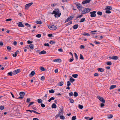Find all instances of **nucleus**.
I'll list each match as a JSON object with an SVG mask.
<instances>
[{
    "label": "nucleus",
    "mask_w": 120,
    "mask_h": 120,
    "mask_svg": "<svg viewBox=\"0 0 120 120\" xmlns=\"http://www.w3.org/2000/svg\"><path fill=\"white\" fill-rule=\"evenodd\" d=\"M51 14H55L54 16L55 17H57H57H59L61 15V13L59 12V11L57 9H55L54 11H53L52 13H51Z\"/></svg>",
    "instance_id": "1"
},
{
    "label": "nucleus",
    "mask_w": 120,
    "mask_h": 120,
    "mask_svg": "<svg viewBox=\"0 0 120 120\" xmlns=\"http://www.w3.org/2000/svg\"><path fill=\"white\" fill-rule=\"evenodd\" d=\"M90 11V8H85L82 11V13L83 14H86L89 12Z\"/></svg>",
    "instance_id": "2"
},
{
    "label": "nucleus",
    "mask_w": 120,
    "mask_h": 120,
    "mask_svg": "<svg viewBox=\"0 0 120 120\" xmlns=\"http://www.w3.org/2000/svg\"><path fill=\"white\" fill-rule=\"evenodd\" d=\"M49 28L51 30H55L56 29V27L54 25H50L48 26Z\"/></svg>",
    "instance_id": "3"
},
{
    "label": "nucleus",
    "mask_w": 120,
    "mask_h": 120,
    "mask_svg": "<svg viewBox=\"0 0 120 120\" xmlns=\"http://www.w3.org/2000/svg\"><path fill=\"white\" fill-rule=\"evenodd\" d=\"M96 11H95L90 12V16L91 17H96Z\"/></svg>",
    "instance_id": "4"
},
{
    "label": "nucleus",
    "mask_w": 120,
    "mask_h": 120,
    "mask_svg": "<svg viewBox=\"0 0 120 120\" xmlns=\"http://www.w3.org/2000/svg\"><path fill=\"white\" fill-rule=\"evenodd\" d=\"M19 95L20 96L19 97L18 99H22L24 97L25 95L24 93L23 92H20L19 93Z\"/></svg>",
    "instance_id": "5"
},
{
    "label": "nucleus",
    "mask_w": 120,
    "mask_h": 120,
    "mask_svg": "<svg viewBox=\"0 0 120 120\" xmlns=\"http://www.w3.org/2000/svg\"><path fill=\"white\" fill-rule=\"evenodd\" d=\"M76 5L77 8L79 9L80 11H82V6H80V4H76Z\"/></svg>",
    "instance_id": "6"
},
{
    "label": "nucleus",
    "mask_w": 120,
    "mask_h": 120,
    "mask_svg": "<svg viewBox=\"0 0 120 120\" xmlns=\"http://www.w3.org/2000/svg\"><path fill=\"white\" fill-rule=\"evenodd\" d=\"M74 17V16L73 15L70 16L65 20V23H66L70 21Z\"/></svg>",
    "instance_id": "7"
},
{
    "label": "nucleus",
    "mask_w": 120,
    "mask_h": 120,
    "mask_svg": "<svg viewBox=\"0 0 120 120\" xmlns=\"http://www.w3.org/2000/svg\"><path fill=\"white\" fill-rule=\"evenodd\" d=\"M98 98L101 102L103 103H105V101L104 99L102 97L100 96L98 97Z\"/></svg>",
    "instance_id": "8"
},
{
    "label": "nucleus",
    "mask_w": 120,
    "mask_h": 120,
    "mask_svg": "<svg viewBox=\"0 0 120 120\" xmlns=\"http://www.w3.org/2000/svg\"><path fill=\"white\" fill-rule=\"evenodd\" d=\"M33 4V3L31 2L26 4L25 6V9H28L29 7Z\"/></svg>",
    "instance_id": "9"
},
{
    "label": "nucleus",
    "mask_w": 120,
    "mask_h": 120,
    "mask_svg": "<svg viewBox=\"0 0 120 120\" xmlns=\"http://www.w3.org/2000/svg\"><path fill=\"white\" fill-rule=\"evenodd\" d=\"M20 71V70L19 69L15 70L13 71V75H15L19 73Z\"/></svg>",
    "instance_id": "10"
},
{
    "label": "nucleus",
    "mask_w": 120,
    "mask_h": 120,
    "mask_svg": "<svg viewBox=\"0 0 120 120\" xmlns=\"http://www.w3.org/2000/svg\"><path fill=\"white\" fill-rule=\"evenodd\" d=\"M26 111H27V112L29 111L30 112H31V113L32 112H33L35 113H36V114H41V113H40L38 112H36L35 111L33 110H26Z\"/></svg>",
    "instance_id": "11"
},
{
    "label": "nucleus",
    "mask_w": 120,
    "mask_h": 120,
    "mask_svg": "<svg viewBox=\"0 0 120 120\" xmlns=\"http://www.w3.org/2000/svg\"><path fill=\"white\" fill-rule=\"evenodd\" d=\"M61 60L60 59H56L53 60V62H61Z\"/></svg>",
    "instance_id": "12"
},
{
    "label": "nucleus",
    "mask_w": 120,
    "mask_h": 120,
    "mask_svg": "<svg viewBox=\"0 0 120 120\" xmlns=\"http://www.w3.org/2000/svg\"><path fill=\"white\" fill-rule=\"evenodd\" d=\"M18 26L20 27H24V25L22 24L21 22H19L17 23Z\"/></svg>",
    "instance_id": "13"
},
{
    "label": "nucleus",
    "mask_w": 120,
    "mask_h": 120,
    "mask_svg": "<svg viewBox=\"0 0 120 120\" xmlns=\"http://www.w3.org/2000/svg\"><path fill=\"white\" fill-rule=\"evenodd\" d=\"M91 0H86L85 1H83L82 2V4H86L89 3L90 2Z\"/></svg>",
    "instance_id": "14"
},
{
    "label": "nucleus",
    "mask_w": 120,
    "mask_h": 120,
    "mask_svg": "<svg viewBox=\"0 0 120 120\" xmlns=\"http://www.w3.org/2000/svg\"><path fill=\"white\" fill-rule=\"evenodd\" d=\"M63 111L62 109H60L59 112L58 113V115L60 116L62 115H63Z\"/></svg>",
    "instance_id": "15"
},
{
    "label": "nucleus",
    "mask_w": 120,
    "mask_h": 120,
    "mask_svg": "<svg viewBox=\"0 0 120 120\" xmlns=\"http://www.w3.org/2000/svg\"><path fill=\"white\" fill-rule=\"evenodd\" d=\"M116 85H112L110 87L109 89L112 90L115 88L116 87Z\"/></svg>",
    "instance_id": "16"
},
{
    "label": "nucleus",
    "mask_w": 120,
    "mask_h": 120,
    "mask_svg": "<svg viewBox=\"0 0 120 120\" xmlns=\"http://www.w3.org/2000/svg\"><path fill=\"white\" fill-rule=\"evenodd\" d=\"M98 71L101 72H103L104 71V69L101 68H98Z\"/></svg>",
    "instance_id": "17"
},
{
    "label": "nucleus",
    "mask_w": 120,
    "mask_h": 120,
    "mask_svg": "<svg viewBox=\"0 0 120 120\" xmlns=\"http://www.w3.org/2000/svg\"><path fill=\"white\" fill-rule=\"evenodd\" d=\"M118 58V57L117 56H112V60H117Z\"/></svg>",
    "instance_id": "18"
},
{
    "label": "nucleus",
    "mask_w": 120,
    "mask_h": 120,
    "mask_svg": "<svg viewBox=\"0 0 120 120\" xmlns=\"http://www.w3.org/2000/svg\"><path fill=\"white\" fill-rule=\"evenodd\" d=\"M46 52L45 51L43 50L40 52L39 54H45L46 53Z\"/></svg>",
    "instance_id": "19"
},
{
    "label": "nucleus",
    "mask_w": 120,
    "mask_h": 120,
    "mask_svg": "<svg viewBox=\"0 0 120 120\" xmlns=\"http://www.w3.org/2000/svg\"><path fill=\"white\" fill-rule=\"evenodd\" d=\"M112 9V7L111 6H107L105 8L106 10H111Z\"/></svg>",
    "instance_id": "20"
},
{
    "label": "nucleus",
    "mask_w": 120,
    "mask_h": 120,
    "mask_svg": "<svg viewBox=\"0 0 120 120\" xmlns=\"http://www.w3.org/2000/svg\"><path fill=\"white\" fill-rule=\"evenodd\" d=\"M35 73V71H31V73L29 75L31 77V75L32 76L34 75Z\"/></svg>",
    "instance_id": "21"
},
{
    "label": "nucleus",
    "mask_w": 120,
    "mask_h": 120,
    "mask_svg": "<svg viewBox=\"0 0 120 120\" xmlns=\"http://www.w3.org/2000/svg\"><path fill=\"white\" fill-rule=\"evenodd\" d=\"M79 26V25L78 24L75 25L73 26V28L74 29H76Z\"/></svg>",
    "instance_id": "22"
},
{
    "label": "nucleus",
    "mask_w": 120,
    "mask_h": 120,
    "mask_svg": "<svg viewBox=\"0 0 120 120\" xmlns=\"http://www.w3.org/2000/svg\"><path fill=\"white\" fill-rule=\"evenodd\" d=\"M29 46L30 48L31 49H33L34 47V45L33 44H30Z\"/></svg>",
    "instance_id": "23"
},
{
    "label": "nucleus",
    "mask_w": 120,
    "mask_h": 120,
    "mask_svg": "<svg viewBox=\"0 0 120 120\" xmlns=\"http://www.w3.org/2000/svg\"><path fill=\"white\" fill-rule=\"evenodd\" d=\"M52 108H56V104L55 103H53L52 104Z\"/></svg>",
    "instance_id": "24"
},
{
    "label": "nucleus",
    "mask_w": 120,
    "mask_h": 120,
    "mask_svg": "<svg viewBox=\"0 0 120 120\" xmlns=\"http://www.w3.org/2000/svg\"><path fill=\"white\" fill-rule=\"evenodd\" d=\"M82 35L84 36H90V35L88 33H87L86 32H84L82 34Z\"/></svg>",
    "instance_id": "25"
},
{
    "label": "nucleus",
    "mask_w": 120,
    "mask_h": 120,
    "mask_svg": "<svg viewBox=\"0 0 120 120\" xmlns=\"http://www.w3.org/2000/svg\"><path fill=\"white\" fill-rule=\"evenodd\" d=\"M64 83L63 82H59L58 84V85L59 86H62L63 85Z\"/></svg>",
    "instance_id": "26"
},
{
    "label": "nucleus",
    "mask_w": 120,
    "mask_h": 120,
    "mask_svg": "<svg viewBox=\"0 0 120 120\" xmlns=\"http://www.w3.org/2000/svg\"><path fill=\"white\" fill-rule=\"evenodd\" d=\"M70 81L71 82H73L75 81V79L71 77L70 79Z\"/></svg>",
    "instance_id": "27"
},
{
    "label": "nucleus",
    "mask_w": 120,
    "mask_h": 120,
    "mask_svg": "<svg viewBox=\"0 0 120 120\" xmlns=\"http://www.w3.org/2000/svg\"><path fill=\"white\" fill-rule=\"evenodd\" d=\"M55 99L54 98L52 97L50 98L49 100L48 101L49 102H51V100H54Z\"/></svg>",
    "instance_id": "28"
},
{
    "label": "nucleus",
    "mask_w": 120,
    "mask_h": 120,
    "mask_svg": "<svg viewBox=\"0 0 120 120\" xmlns=\"http://www.w3.org/2000/svg\"><path fill=\"white\" fill-rule=\"evenodd\" d=\"M36 23L38 24H41L42 23V22H41L40 21H36Z\"/></svg>",
    "instance_id": "29"
},
{
    "label": "nucleus",
    "mask_w": 120,
    "mask_h": 120,
    "mask_svg": "<svg viewBox=\"0 0 120 120\" xmlns=\"http://www.w3.org/2000/svg\"><path fill=\"white\" fill-rule=\"evenodd\" d=\"M113 117V116L111 114H110L107 116V117L108 119H111Z\"/></svg>",
    "instance_id": "30"
},
{
    "label": "nucleus",
    "mask_w": 120,
    "mask_h": 120,
    "mask_svg": "<svg viewBox=\"0 0 120 120\" xmlns=\"http://www.w3.org/2000/svg\"><path fill=\"white\" fill-rule=\"evenodd\" d=\"M56 43V41H50L49 42V43L52 45H53Z\"/></svg>",
    "instance_id": "31"
},
{
    "label": "nucleus",
    "mask_w": 120,
    "mask_h": 120,
    "mask_svg": "<svg viewBox=\"0 0 120 120\" xmlns=\"http://www.w3.org/2000/svg\"><path fill=\"white\" fill-rule=\"evenodd\" d=\"M8 74L9 76H11L13 75V72H12L11 71H10L8 73Z\"/></svg>",
    "instance_id": "32"
},
{
    "label": "nucleus",
    "mask_w": 120,
    "mask_h": 120,
    "mask_svg": "<svg viewBox=\"0 0 120 120\" xmlns=\"http://www.w3.org/2000/svg\"><path fill=\"white\" fill-rule=\"evenodd\" d=\"M37 101L38 103H41L42 102V100L41 99H39L37 100Z\"/></svg>",
    "instance_id": "33"
},
{
    "label": "nucleus",
    "mask_w": 120,
    "mask_h": 120,
    "mask_svg": "<svg viewBox=\"0 0 120 120\" xmlns=\"http://www.w3.org/2000/svg\"><path fill=\"white\" fill-rule=\"evenodd\" d=\"M85 20V18H83L81 19L79 21L80 22H84Z\"/></svg>",
    "instance_id": "34"
},
{
    "label": "nucleus",
    "mask_w": 120,
    "mask_h": 120,
    "mask_svg": "<svg viewBox=\"0 0 120 120\" xmlns=\"http://www.w3.org/2000/svg\"><path fill=\"white\" fill-rule=\"evenodd\" d=\"M74 95L75 97H76L78 96V94L75 91L74 93Z\"/></svg>",
    "instance_id": "35"
},
{
    "label": "nucleus",
    "mask_w": 120,
    "mask_h": 120,
    "mask_svg": "<svg viewBox=\"0 0 120 120\" xmlns=\"http://www.w3.org/2000/svg\"><path fill=\"white\" fill-rule=\"evenodd\" d=\"M97 14L100 16H101L102 15V13L101 12L98 11L97 12Z\"/></svg>",
    "instance_id": "36"
},
{
    "label": "nucleus",
    "mask_w": 120,
    "mask_h": 120,
    "mask_svg": "<svg viewBox=\"0 0 120 120\" xmlns=\"http://www.w3.org/2000/svg\"><path fill=\"white\" fill-rule=\"evenodd\" d=\"M49 92L51 93H54L55 91L53 89H51L49 90Z\"/></svg>",
    "instance_id": "37"
},
{
    "label": "nucleus",
    "mask_w": 120,
    "mask_h": 120,
    "mask_svg": "<svg viewBox=\"0 0 120 120\" xmlns=\"http://www.w3.org/2000/svg\"><path fill=\"white\" fill-rule=\"evenodd\" d=\"M78 76L77 74H73L72 75V76L74 78H77Z\"/></svg>",
    "instance_id": "38"
},
{
    "label": "nucleus",
    "mask_w": 120,
    "mask_h": 120,
    "mask_svg": "<svg viewBox=\"0 0 120 120\" xmlns=\"http://www.w3.org/2000/svg\"><path fill=\"white\" fill-rule=\"evenodd\" d=\"M80 58L81 60H84V58L83 57V56L81 54H80Z\"/></svg>",
    "instance_id": "39"
},
{
    "label": "nucleus",
    "mask_w": 120,
    "mask_h": 120,
    "mask_svg": "<svg viewBox=\"0 0 120 120\" xmlns=\"http://www.w3.org/2000/svg\"><path fill=\"white\" fill-rule=\"evenodd\" d=\"M72 22L71 21H70V22H69L68 23L66 24V26H67L68 25H70L71 24H72Z\"/></svg>",
    "instance_id": "40"
},
{
    "label": "nucleus",
    "mask_w": 120,
    "mask_h": 120,
    "mask_svg": "<svg viewBox=\"0 0 120 120\" xmlns=\"http://www.w3.org/2000/svg\"><path fill=\"white\" fill-rule=\"evenodd\" d=\"M106 64L108 65H110L112 64V63L111 62L108 61L106 62Z\"/></svg>",
    "instance_id": "41"
},
{
    "label": "nucleus",
    "mask_w": 120,
    "mask_h": 120,
    "mask_svg": "<svg viewBox=\"0 0 120 120\" xmlns=\"http://www.w3.org/2000/svg\"><path fill=\"white\" fill-rule=\"evenodd\" d=\"M75 57V58L76 60H77L78 59V56L76 53H74Z\"/></svg>",
    "instance_id": "42"
},
{
    "label": "nucleus",
    "mask_w": 120,
    "mask_h": 120,
    "mask_svg": "<svg viewBox=\"0 0 120 120\" xmlns=\"http://www.w3.org/2000/svg\"><path fill=\"white\" fill-rule=\"evenodd\" d=\"M7 49L8 51H10L11 49V47L9 46H7Z\"/></svg>",
    "instance_id": "43"
},
{
    "label": "nucleus",
    "mask_w": 120,
    "mask_h": 120,
    "mask_svg": "<svg viewBox=\"0 0 120 120\" xmlns=\"http://www.w3.org/2000/svg\"><path fill=\"white\" fill-rule=\"evenodd\" d=\"M40 69L42 71H45V69L43 67H41Z\"/></svg>",
    "instance_id": "44"
},
{
    "label": "nucleus",
    "mask_w": 120,
    "mask_h": 120,
    "mask_svg": "<svg viewBox=\"0 0 120 120\" xmlns=\"http://www.w3.org/2000/svg\"><path fill=\"white\" fill-rule=\"evenodd\" d=\"M4 109V106H0V109L1 110Z\"/></svg>",
    "instance_id": "45"
},
{
    "label": "nucleus",
    "mask_w": 120,
    "mask_h": 120,
    "mask_svg": "<svg viewBox=\"0 0 120 120\" xmlns=\"http://www.w3.org/2000/svg\"><path fill=\"white\" fill-rule=\"evenodd\" d=\"M79 108L80 109H82L83 108V106L82 105H79Z\"/></svg>",
    "instance_id": "46"
},
{
    "label": "nucleus",
    "mask_w": 120,
    "mask_h": 120,
    "mask_svg": "<svg viewBox=\"0 0 120 120\" xmlns=\"http://www.w3.org/2000/svg\"><path fill=\"white\" fill-rule=\"evenodd\" d=\"M60 118L61 119H65L64 117L62 115L60 116Z\"/></svg>",
    "instance_id": "47"
},
{
    "label": "nucleus",
    "mask_w": 120,
    "mask_h": 120,
    "mask_svg": "<svg viewBox=\"0 0 120 120\" xmlns=\"http://www.w3.org/2000/svg\"><path fill=\"white\" fill-rule=\"evenodd\" d=\"M69 100L70 102L71 103H73L74 102V101L73 99L69 98Z\"/></svg>",
    "instance_id": "48"
},
{
    "label": "nucleus",
    "mask_w": 120,
    "mask_h": 120,
    "mask_svg": "<svg viewBox=\"0 0 120 120\" xmlns=\"http://www.w3.org/2000/svg\"><path fill=\"white\" fill-rule=\"evenodd\" d=\"M34 103V102H31L28 105V107H29L32 105Z\"/></svg>",
    "instance_id": "49"
},
{
    "label": "nucleus",
    "mask_w": 120,
    "mask_h": 120,
    "mask_svg": "<svg viewBox=\"0 0 120 120\" xmlns=\"http://www.w3.org/2000/svg\"><path fill=\"white\" fill-rule=\"evenodd\" d=\"M71 84L70 82V81H68L67 83V86H70Z\"/></svg>",
    "instance_id": "50"
},
{
    "label": "nucleus",
    "mask_w": 120,
    "mask_h": 120,
    "mask_svg": "<svg viewBox=\"0 0 120 120\" xmlns=\"http://www.w3.org/2000/svg\"><path fill=\"white\" fill-rule=\"evenodd\" d=\"M76 119V116H74L72 117L71 119L72 120H75Z\"/></svg>",
    "instance_id": "51"
},
{
    "label": "nucleus",
    "mask_w": 120,
    "mask_h": 120,
    "mask_svg": "<svg viewBox=\"0 0 120 120\" xmlns=\"http://www.w3.org/2000/svg\"><path fill=\"white\" fill-rule=\"evenodd\" d=\"M69 96L70 97L73 96V94L72 92H71L69 93Z\"/></svg>",
    "instance_id": "52"
},
{
    "label": "nucleus",
    "mask_w": 120,
    "mask_h": 120,
    "mask_svg": "<svg viewBox=\"0 0 120 120\" xmlns=\"http://www.w3.org/2000/svg\"><path fill=\"white\" fill-rule=\"evenodd\" d=\"M36 36L37 38H39L41 37V34H39L36 35Z\"/></svg>",
    "instance_id": "53"
},
{
    "label": "nucleus",
    "mask_w": 120,
    "mask_h": 120,
    "mask_svg": "<svg viewBox=\"0 0 120 120\" xmlns=\"http://www.w3.org/2000/svg\"><path fill=\"white\" fill-rule=\"evenodd\" d=\"M105 13L107 14H109L111 13V11L109 10H106L105 11Z\"/></svg>",
    "instance_id": "54"
},
{
    "label": "nucleus",
    "mask_w": 120,
    "mask_h": 120,
    "mask_svg": "<svg viewBox=\"0 0 120 120\" xmlns=\"http://www.w3.org/2000/svg\"><path fill=\"white\" fill-rule=\"evenodd\" d=\"M45 77L44 76H42L41 77V80L43 81L45 80Z\"/></svg>",
    "instance_id": "55"
},
{
    "label": "nucleus",
    "mask_w": 120,
    "mask_h": 120,
    "mask_svg": "<svg viewBox=\"0 0 120 120\" xmlns=\"http://www.w3.org/2000/svg\"><path fill=\"white\" fill-rule=\"evenodd\" d=\"M27 43L28 44H30L32 43L33 42V41H30L29 40H28L27 41Z\"/></svg>",
    "instance_id": "56"
},
{
    "label": "nucleus",
    "mask_w": 120,
    "mask_h": 120,
    "mask_svg": "<svg viewBox=\"0 0 120 120\" xmlns=\"http://www.w3.org/2000/svg\"><path fill=\"white\" fill-rule=\"evenodd\" d=\"M41 105L42 107L44 108L45 107V105L41 103Z\"/></svg>",
    "instance_id": "57"
},
{
    "label": "nucleus",
    "mask_w": 120,
    "mask_h": 120,
    "mask_svg": "<svg viewBox=\"0 0 120 120\" xmlns=\"http://www.w3.org/2000/svg\"><path fill=\"white\" fill-rule=\"evenodd\" d=\"M80 48L81 49H84V45H81L80 46Z\"/></svg>",
    "instance_id": "58"
},
{
    "label": "nucleus",
    "mask_w": 120,
    "mask_h": 120,
    "mask_svg": "<svg viewBox=\"0 0 120 120\" xmlns=\"http://www.w3.org/2000/svg\"><path fill=\"white\" fill-rule=\"evenodd\" d=\"M48 36L49 37H51L52 36V34H48Z\"/></svg>",
    "instance_id": "59"
},
{
    "label": "nucleus",
    "mask_w": 120,
    "mask_h": 120,
    "mask_svg": "<svg viewBox=\"0 0 120 120\" xmlns=\"http://www.w3.org/2000/svg\"><path fill=\"white\" fill-rule=\"evenodd\" d=\"M44 45V46H49L48 43H45Z\"/></svg>",
    "instance_id": "60"
},
{
    "label": "nucleus",
    "mask_w": 120,
    "mask_h": 120,
    "mask_svg": "<svg viewBox=\"0 0 120 120\" xmlns=\"http://www.w3.org/2000/svg\"><path fill=\"white\" fill-rule=\"evenodd\" d=\"M105 106V104L103 103H102L101 104V107L104 106Z\"/></svg>",
    "instance_id": "61"
},
{
    "label": "nucleus",
    "mask_w": 120,
    "mask_h": 120,
    "mask_svg": "<svg viewBox=\"0 0 120 120\" xmlns=\"http://www.w3.org/2000/svg\"><path fill=\"white\" fill-rule=\"evenodd\" d=\"M30 100V98H27V99L26 102H29Z\"/></svg>",
    "instance_id": "62"
},
{
    "label": "nucleus",
    "mask_w": 120,
    "mask_h": 120,
    "mask_svg": "<svg viewBox=\"0 0 120 120\" xmlns=\"http://www.w3.org/2000/svg\"><path fill=\"white\" fill-rule=\"evenodd\" d=\"M82 15H79L77 17V18H79L81 17H82Z\"/></svg>",
    "instance_id": "63"
},
{
    "label": "nucleus",
    "mask_w": 120,
    "mask_h": 120,
    "mask_svg": "<svg viewBox=\"0 0 120 120\" xmlns=\"http://www.w3.org/2000/svg\"><path fill=\"white\" fill-rule=\"evenodd\" d=\"M12 19H8L6 20V21H9L12 20Z\"/></svg>",
    "instance_id": "64"
}]
</instances>
